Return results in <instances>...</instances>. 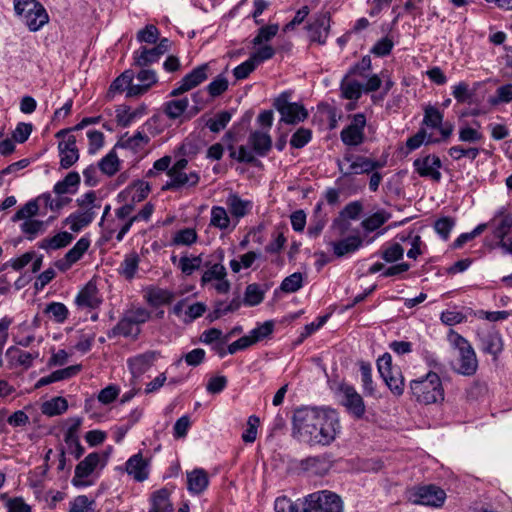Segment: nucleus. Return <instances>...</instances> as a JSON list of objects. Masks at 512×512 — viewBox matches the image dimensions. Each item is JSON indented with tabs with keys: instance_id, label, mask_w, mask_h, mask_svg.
Returning a JSON list of instances; mask_svg holds the SVG:
<instances>
[{
	"instance_id": "1",
	"label": "nucleus",
	"mask_w": 512,
	"mask_h": 512,
	"mask_svg": "<svg viewBox=\"0 0 512 512\" xmlns=\"http://www.w3.org/2000/svg\"><path fill=\"white\" fill-rule=\"evenodd\" d=\"M341 432L339 414L324 407L302 406L292 417V437L310 447L329 446Z\"/></svg>"
},
{
	"instance_id": "2",
	"label": "nucleus",
	"mask_w": 512,
	"mask_h": 512,
	"mask_svg": "<svg viewBox=\"0 0 512 512\" xmlns=\"http://www.w3.org/2000/svg\"><path fill=\"white\" fill-rule=\"evenodd\" d=\"M411 397L423 405L440 403L444 400V389L439 375L428 372L426 375L410 381Z\"/></svg>"
},
{
	"instance_id": "3",
	"label": "nucleus",
	"mask_w": 512,
	"mask_h": 512,
	"mask_svg": "<svg viewBox=\"0 0 512 512\" xmlns=\"http://www.w3.org/2000/svg\"><path fill=\"white\" fill-rule=\"evenodd\" d=\"M151 318V312L143 307L131 308L124 312L116 326L108 332V337L118 335L137 338L141 332L140 326Z\"/></svg>"
},
{
	"instance_id": "4",
	"label": "nucleus",
	"mask_w": 512,
	"mask_h": 512,
	"mask_svg": "<svg viewBox=\"0 0 512 512\" xmlns=\"http://www.w3.org/2000/svg\"><path fill=\"white\" fill-rule=\"evenodd\" d=\"M476 346L480 352L497 360L504 350V340L496 326L484 323L476 329Z\"/></svg>"
},
{
	"instance_id": "5",
	"label": "nucleus",
	"mask_w": 512,
	"mask_h": 512,
	"mask_svg": "<svg viewBox=\"0 0 512 512\" xmlns=\"http://www.w3.org/2000/svg\"><path fill=\"white\" fill-rule=\"evenodd\" d=\"M301 512H343V503L341 498L331 491H318L305 497Z\"/></svg>"
},
{
	"instance_id": "6",
	"label": "nucleus",
	"mask_w": 512,
	"mask_h": 512,
	"mask_svg": "<svg viewBox=\"0 0 512 512\" xmlns=\"http://www.w3.org/2000/svg\"><path fill=\"white\" fill-rule=\"evenodd\" d=\"M338 169L343 177L351 175L369 174L384 166V163L365 156L347 153L342 160L337 161Z\"/></svg>"
},
{
	"instance_id": "7",
	"label": "nucleus",
	"mask_w": 512,
	"mask_h": 512,
	"mask_svg": "<svg viewBox=\"0 0 512 512\" xmlns=\"http://www.w3.org/2000/svg\"><path fill=\"white\" fill-rule=\"evenodd\" d=\"M377 367L390 391L396 396H401L405 387L404 377L402 376L400 369L392 365L391 355L389 353H384L377 360Z\"/></svg>"
},
{
	"instance_id": "8",
	"label": "nucleus",
	"mask_w": 512,
	"mask_h": 512,
	"mask_svg": "<svg viewBox=\"0 0 512 512\" xmlns=\"http://www.w3.org/2000/svg\"><path fill=\"white\" fill-rule=\"evenodd\" d=\"M273 105L281 115L280 122L295 125L303 122L308 117L306 108L302 104L289 102L286 93L276 98Z\"/></svg>"
},
{
	"instance_id": "9",
	"label": "nucleus",
	"mask_w": 512,
	"mask_h": 512,
	"mask_svg": "<svg viewBox=\"0 0 512 512\" xmlns=\"http://www.w3.org/2000/svg\"><path fill=\"white\" fill-rule=\"evenodd\" d=\"M105 464L106 458H102V456L99 453L92 452L88 454L75 467V474L72 479V484L76 487L87 486L88 483L83 481V479L90 476L99 465H101V467H104Z\"/></svg>"
},
{
	"instance_id": "10",
	"label": "nucleus",
	"mask_w": 512,
	"mask_h": 512,
	"mask_svg": "<svg viewBox=\"0 0 512 512\" xmlns=\"http://www.w3.org/2000/svg\"><path fill=\"white\" fill-rule=\"evenodd\" d=\"M366 117L362 113L353 115L348 126L340 132L341 141L347 146H359L365 140Z\"/></svg>"
},
{
	"instance_id": "11",
	"label": "nucleus",
	"mask_w": 512,
	"mask_h": 512,
	"mask_svg": "<svg viewBox=\"0 0 512 512\" xmlns=\"http://www.w3.org/2000/svg\"><path fill=\"white\" fill-rule=\"evenodd\" d=\"M339 393L341 395V404L353 417L361 419L366 411L362 396L349 384H341L339 386Z\"/></svg>"
},
{
	"instance_id": "12",
	"label": "nucleus",
	"mask_w": 512,
	"mask_h": 512,
	"mask_svg": "<svg viewBox=\"0 0 512 512\" xmlns=\"http://www.w3.org/2000/svg\"><path fill=\"white\" fill-rule=\"evenodd\" d=\"M457 346L459 353L457 367L458 373L465 376L475 374L478 367V361L474 349L467 340L460 336L458 337Z\"/></svg>"
},
{
	"instance_id": "13",
	"label": "nucleus",
	"mask_w": 512,
	"mask_h": 512,
	"mask_svg": "<svg viewBox=\"0 0 512 512\" xmlns=\"http://www.w3.org/2000/svg\"><path fill=\"white\" fill-rule=\"evenodd\" d=\"M160 357V353L148 350L127 359V366L134 378H139L147 372Z\"/></svg>"
},
{
	"instance_id": "14",
	"label": "nucleus",
	"mask_w": 512,
	"mask_h": 512,
	"mask_svg": "<svg viewBox=\"0 0 512 512\" xmlns=\"http://www.w3.org/2000/svg\"><path fill=\"white\" fill-rule=\"evenodd\" d=\"M413 166L421 177L430 178L435 182L441 180L442 175L440 168L442 167V162L438 156L427 155L422 158H417L414 160Z\"/></svg>"
},
{
	"instance_id": "15",
	"label": "nucleus",
	"mask_w": 512,
	"mask_h": 512,
	"mask_svg": "<svg viewBox=\"0 0 512 512\" xmlns=\"http://www.w3.org/2000/svg\"><path fill=\"white\" fill-rule=\"evenodd\" d=\"M208 69L209 65L207 63L194 68L190 73L181 79L179 86L174 88L170 95L179 96L204 82L208 77Z\"/></svg>"
},
{
	"instance_id": "16",
	"label": "nucleus",
	"mask_w": 512,
	"mask_h": 512,
	"mask_svg": "<svg viewBox=\"0 0 512 512\" xmlns=\"http://www.w3.org/2000/svg\"><path fill=\"white\" fill-rule=\"evenodd\" d=\"M308 35L312 42L324 45L330 31L329 13H319L315 15L312 22L307 26Z\"/></svg>"
},
{
	"instance_id": "17",
	"label": "nucleus",
	"mask_w": 512,
	"mask_h": 512,
	"mask_svg": "<svg viewBox=\"0 0 512 512\" xmlns=\"http://www.w3.org/2000/svg\"><path fill=\"white\" fill-rule=\"evenodd\" d=\"M125 471L137 482L148 479L150 473V462L143 458L141 452L132 455L125 463Z\"/></svg>"
},
{
	"instance_id": "18",
	"label": "nucleus",
	"mask_w": 512,
	"mask_h": 512,
	"mask_svg": "<svg viewBox=\"0 0 512 512\" xmlns=\"http://www.w3.org/2000/svg\"><path fill=\"white\" fill-rule=\"evenodd\" d=\"M331 461L325 455L310 456L300 461L299 468L313 476H324L331 469Z\"/></svg>"
},
{
	"instance_id": "19",
	"label": "nucleus",
	"mask_w": 512,
	"mask_h": 512,
	"mask_svg": "<svg viewBox=\"0 0 512 512\" xmlns=\"http://www.w3.org/2000/svg\"><path fill=\"white\" fill-rule=\"evenodd\" d=\"M170 180L163 186V190H179L184 187H195L200 181L198 172L176 171L168 172Z\"/></svg>"
},
{
	"instance_id": "20",
	"label": "nucleus",
	"mask_w": 512,
	"mask_h": 512,
	"mask_svg": "<svg viewBox=\"0 0 512 512\" xmlns=\"http://www.w3.org/2000/svg\"><path fill=\"white\" fill-rule=\"evenodd\" d=\"M417 496L420 504L434 507H440L446 499L445 491L435 485L419 487Z\"/></svg>"
},
{
	"instance_id": "21",
	"label": "nucleus",
	"mask_w": 512,
	"mask_h": 512,
	"mask_svg": "<svg viewBox=\"0 0 512 512\" xmlns=\"http://www.w3.org/2000/svg\"><path fill=\"white\" fill-rule=\"evenodd\" d=\"M102 302L96 285L88 282L77 294L75 304L79 308H97Z\"/></svg>"
},
{
	"instance_id": "22",
	"label": "nucleus",
	"mask_w": 512,
	"mask_h": 512,
	"mask_svg": "<svg viewBox=\"0 0 512 512\" xmlns=\"http://www.w3.org/2000/svg\"><path fill=\"white\" fill-rule=\"evenodd\" d=\"M136 79L139 81V84H134V86L130 88V97L146 93L158 81L156 72L148 68H141V70L136 74Z\"/></svg>"
},
{
	"instance_id": "23",
	"label": "nucleus",
	"mask_w": 512,
	"mask_h": 512,
	"mask_svg": "<svg viewBox=\"0 0 512 512\" xmlns=\"http://www.w3.org/2000/svg\"><path fill=\"white\" fill-rule=\"evenodd\" d=\"M248 145L257 156L265 157L272 148V139L267 132L253 131L248 137Z\"/></svg>"
},
{
	"instance_id": "24",
	"label": "nucleus",
	"mask_w": 512,
	"mask_h": 512,
	"mask_svg": "<svg viewBox=\"0 0 512 512\" xmlns=\"http://www.w3.org/2000/svg\"><path fill=\"white\" fill-rule=\"evenodd\" d=\"M97 215L96 211L91 209L87 211L78 210L71 213L65 220L64 223L69 226L73 232H79L83 228L87 227L95 219Z\"/></svg>"
},
{
	"instance_id": "25",
	"label": "nucleus",
	"mask_w": 512,
	"mask_h": 512,
	"mask_svg": "<svg viewBox=\"0 0 512 512\" xmlns=\"http://www.w3.org/2000/svg\"><path fill=\"white\" fill-rule=\"evenodd\" d=\"M209 484L207 472L202 468H196L187 472V489L192 494H201Z\"/></svg>"
},
{
	"instance_id": "26",
	"label": "nucleus",
	"mask_w": 512,
	"mask_h": 512,
	"mask_svg": "<svg viewBox=\"0 0 512 512\" xmlns=\"http://www.w3.org/2000/svg\"><path fill=\"white\" fill-rule=\"evenodd\" d=\"M161 56L155 47L141 46L133 52L134 65L140 68H147L157 63Z\"/></svg>"
},
{
	"instance_id": "27",
	"label": "nucleus",
	"mask_w": 512,
	"mask_h": 512,
	"mask_svg": "<svg viewBox=\"0 0 512 512\" xmlns=\"http://www.w3.org/2000/svg\"><path fill=\"white\" fill-rule=\"evenodd\" d=\"M493 222H495L494 237L500 241L504 240L512 228V213H508L502 207L495 215Z\"/></svg>"
},
{
	"instance_id": "28",
	"label": "nucleus",
	"mask_w": 512,
	"mask_h": 512,
	"mask_svg": "<svg viewBox=\"0 0 512 512\" xmlns=\"http://www.w3.org/2000/svg\"><path fill=\"white\" fill-rule=\"evenodd\" d=\"M81 370L80 365H72L63 369L56 370L51 374L41 377L37 382L35 387L40 388L46 385H49L54 382H58L61 380L69 379L79 373Z\"/></svg>"
},
{
	"instance_id": "29",
	"label": "nucleus",
	"mask_w": 512,
	"mask_h": 512,
	"mask_svg": "<svg viewBox=\"0 0 512 512\" xmlns=\"http://www.w3.org/2000/svg\"><path fill=\"white\" fill-rule=\"evenodd\" d=\"M80 175L77 172H69L65 178L58 181L54 187L53 192L56 196L75 194L80 185Z\"/></svg>"
},
{
	"instance_id": "30",
	"label": "nucleus",
	"mask_w": 512,
	"mask_h": 512,
	"mask_svg": "<svg viewBox=\"0 0 512 512\" xmlns=\"http://www.w3.org/2000/svg\"><path fill=\"white\" fill-rule=\"evenodd\" d=\"M146 114V107L140 106L138 108L132 109L130 107L124 106L118 108L116 110V120L118 125L122 127H128L136 120L140 119Z\"/></svg>"
},
{
	"instance_id": "31",
	"label": "nucleus",
	"mask_w": 512,
	"mask_h": 512,
	"mask_svg": "<svg viewBox=\"0 0 512 512\" xmlns=\"http://www.w3.org/2000/svg\"><path fill=\"white\" fill-rule=\"evenodd\" d=\"M226 204L231 215L237 219L244 217L252 209V202L241 199L237 194H230Z\"/></svg>"
},
{
	"instance_id": "32",
	"label": "nucleus",
	"mask_w": 512,
	"mask_h": 512,
	"mask_svg": "<svg viewBox=\"0 0 512 512\" xmlns=\"http://www.w3.org/2000/svg\"><path fill=\"white\" fill-rule=\"evenodd\" d=\"M170 493L163 488L151 495V508L148 512H172L173 506L169 499Z\"/></svg>"
},
{
	"instance_id": "33",
	"label": "nucleus",
	"mask_w": 512,
	"mask_h": 512,
	"mask_svg": "<svg viewBox=\"0 0 512 512\" xmlns=\"http://www.w3.org/2000/svg\"><path fill=\"white\" fill-rule=\"evenodd\" d=\"M149 140L150 138L145 133L137 131L133 136H123L116 146L139 152L149 143Z\"/></svg>"
},
{
	"instance_id": "34",
	"label": "nucleus",
	"mask_w": 512,
	"mask_h": 512,
	"mask_svg": "<svg viewBox=\"0 0 512 512\" xmlns=\"http://www.w3.org/2000/svg\"><path fill=\"white\" fill-rule=\"evenodd\" d=\"M362 245V240L358 236H349L338 242H333V252L337 257H343L347 254L357 251Z\"/></svg>"
},
{
	"instance_id": "35",
	"label": "nucleus",
	"mask_w": 512,
	"mask_h": 512,
	"mask_svg": "<svg viewBox=\"0 0 512 512\" xmlns=\"http://www.w3.org/2000/svg\"><path fill=\"white\" fill-rule=\"evenodd\" d=\"M146 300L152 306L169 304L174 299V293L158 287H149L146 290Z\"/></svg>"
},
{
	"instance_id": "36",
	"label": "nucleus",
	"mask_w": 512,
	"mask_h": 512,
	"mask_svg": "<svg viewBox=\"0 0 512 512\" xmlns=\"http://www.w3.org/2000/svg\"><path fill=\"white\" fill-rule=\"evenodd\" d=\"M134 73L132 70H125L120 76H118L110 85L108 95L114 96L116 93L127 92L129 96V90L134 86L133 84Z\"/></svg>"
},
{
	"instance_id": "37",
	"label": "nucleus",
	"mask_w": 512,
	"mask_h": 512,
	"mask_svg": "<svg viewBox=\"0 0 512 512\" xmlns=\"http://www.w3.org/2000/svg\"><path fill=\"white\" fill-rule=\"evenodd\" d=\"M43 313L57 324L64 323L69 316L68 308L61 302H51L47 304Z\"/></svg>"
},
{
	"instance_id": "38",
	"label": "nucleus",
	"mask_w": 512,
	"mask_h": 512,
	"mask_svg": "<svg viewBox=\"0 0 512 512\" xmlns=\"http://www.w3.org/2000/svg\"><path fill=\"white\" fill-rule=\"evenodd\" d=\"M198 240L197 231L194 228H183L173 234L171 245L173 246H192Z\"/></svg>"
},
{
	"instance_id": "39",
	"label": "nucleus",
	"mask_w": 512,
	"mask_h": 512,
	"mask_svg": "<svg viewBox=\"0 0 512 512\" xmlns=\"http://www.w3.org/2000/svg\"><path fill=\"white\" fill-rule=\"evenodd\" d=\"M139 262L140 258L137 253L132 252L126 255L119 267L120 274L127 280L134 279L138 270Z\"/></svg>"
},
{
	"instance_id": "40",
	"label": "nucleus",
	"mask_w": 512,
	"mask_h": 512,
	"mask_svg": "<svg viewBox=\"0 0 512 512\" xmlns=\"http://www.w3.org/2000/svg\"><path fill=\"white\" fill-rule=\"evenodd\" d=\"M391 218V214L385 210H379L364 219L361 223L367 232H373L384 225Z\"/></svg>"
},
{
	"instance_id": "41",
	"label": "nucleus",
	"mask_w": 512,
	"mask_h": 512,
	"mask_svg": "<svg viewBox=\"0 0 512 512\" xmlns=\"http://www.w3.org/2000/svg\"><path fill=\"white\" fill-rule=\"evenodd\" d=\"M349 77V75H346L341 82L342 95L345 99L357 100L361 97L363 85L356 80L350 79Z\"/></svg>"
},
{
	"instance_id": "42",
	"label": "nucleus",
	"mask_w": 512,
	"mask_h": 512,
	"mask_svg": "<svg viewBox=\"0 0 512 512\" xmlns=\"http://www.w3.org/2000/svg\"><path fill=\"white\" fill-rule=\"evenodd\" d=\"M90 247V239L88 237H81L76 244L66 253L65 261L68 266L76 263L82 258L84 253Z\"/></svg>"
},
{
	"instance_id": "43",
	"label": "nucleus",
	"mask_w": 512,
	"mask_h": 512,
	"mask_svg": "<svg viewBox=\"0 0 512 512\" xmlns=\"http://www.w3.org/2000/svg\"><path fill=\"white\" fill-rule=\"evenodd\" d=\"M67 409L68 402L63 397H54L41 406L42 413L50 417L63 414Z\"/></svg>"
},
{
	"instance_id": "44",
	"label": "nucleus",
	"mask_w": 512,
	"mask_h": 512,
	"mask_svg": "<svg viewBox=\"0 0 512 512\" xmlns=\"http://www.w3.org/2000/svg\"><path fill=\"white\" fill-rule=\"evenodd\" d=\"M73 240V235L69 232H59L51 238H46L42 241L40 247L43 249H60L66 247Z\"/></svg>"
},
{
	"instance_id": "45",
	"label": "nucleus",
	"mask_w": 512,
	"mask_h": 512,
	"mask_svg": "<svg viewBox=\"0 0 512 512\" xmlns=\"http://www.w3.org/2000/svg\"><path fill=\"white\" fill-rule=\"evenodd\" d=\"M202 263H203L202 254H199L197 256H190V257L182 256L178 260L177 266L184 275L190 276L196 270L200 269Z\"/></svg>"
},
{
	"instance_id": "46",
	"label": "nucleus",
	"mask_w": 512,
	"mask_h": 512,
	"mask_svg": "<svg viewBox=\"0 0 512 512\" xmlns=\"http://www.w3.org/2000/svg\"><path fill=\"white\" fill-rule=\"evenodd\" d=\"M210 225L220 230H226L230 226V217L224 207L213 206L211 209Z\"/></svg>"
},
{
	"instance_id": "47",
	"label": "nucleus",
	"mask_w": 512,
	"mask_h": 512,
	"mask_svg": "<svg viewBox=\"0 0 512 512\" xmlns=\"http://www.w3.org/2000/svg\"><path fill=\"white\" fill-rule=\"evenodd\" d=\"M48 20L49 17L45 9L35 10L23 19L30 31H38L48 22Z\"/></svg>"
},
{
	"instance_id": "48",
	"label": "nucleus",
	"mask_w": 512,
	"mask_h": 512,
	"mask_svg": "<svg viewBox=\"0 0 512 512\" xmlns=\"http://www.w3.org/2000/svg\"><path fill=\"white\" fill-rule=\"evenodd\" d=\"M39 211V204L37 200L31 199L26 204H24L15 215L12 217L13 222H17L20 220H33L32 217L36 216Z\"/></svg>"
},
{
	"instance_id": "49",
	"label": "nucleus",
	"mask_w": 512,
	"mask_h": 512,
	"mask_svg": "<svg viewBox=\"0 0 512 512\" xmlns=\"http://www.w3.org/2000/svg\"><path fill=\"white\" fill-rule=\"evenodd\" d=\"M443 122V113L440 112V110L434 106L428 105L424 109V118H423V124L433 128L437 129L440 128Z\"/></svg>"
},
{
	"instance_id": "50",
	"label": "nucleus",
	"mask_w": 512,
	"mask_h": 512,
	"mask_svg": "<svg viewBox=\"0 0 512 512\" xmlns=\"http://www.w3.org/2000/svg\"><path fill=\"white\" fill-rule=\"evenodd\" d=\"M188 105H189V101L187 98L171 100L165 104L164 111H165V114L169 118L176 119V118L180 117L185 112Z\"/></svg>"
},
{
	"instance_id": "51",
	"label": "nucleus",
	"mask_w": 512,
	"mask_h": 512,
	"mask_svg": "<svg viewBox=\"0 0 512 512\" xmlns=\"http://www.w3.org/2000/svg\"><path fill=\"white\" fill-rule=\"evenodd\" d=\"M360 372H361V382L363 391L366 395L374 396L376 389L374 382L372 380V368L370 364L367 363H361L360 365Z\"/></svg>"
},
{
	"instance_id": "52",
	"label": "nucleus",
	"mask_w": 512,
	"mask_h": 512,
	"mask_svg": "<svg viewBox=\"0 0 512 512\" xmlns=\"http://www.w3.org/2000/svg\"><path fill=\"white\" fill-rule=\"evenodd\" d=\"M232 114L229 111H221L213 118L209 119L206 123L207 127L213 133H218L223 130L230 122Z\"/></svg>"
},
{
	"instance_id": "53",
	"label": "nucleus",
	"mask_w": 512,
	"mask_h": 512,
	"mask_svg": "<svg viewBox=\"0 0 512 512\" xmlns=\"http://www.w3.org/2000/svg\"><path fill=\"white\" fill-rule=\"evenodd\" d=\"M99 169L108 176L114 175L119 170V160L114 151H110L100 160Z\"/></svg>"
},
{
	"instance_id": "54",
	"label": "nucleus",
	"mask_w": 512,
	"mask_h": 512,
	"mask_svg": "<svg viewBox=\"0 0 512 512\" xmlns=\"http://www.w3.org/2000/svg\"><path fill=\"white\" fill-rule=\"evenodd\" d=\"M264 299V291L258 284H249L246 287L244 295V303L247 306H256L260 304Z\"/></svg>"
},
{
	"instance_id": "55",
	"label": "nucleus",
	"mask_w": 512,
	"mask_h": 512,
	"mask_svg": "<svg viewBox=\"0 0 512 512\" xmlns=\"http://www.w3.org/2000/svg\"><path fill=\"white\" fill-rule=\"evenodd\" d=\"M150 190L148 182L138 180L129 187V194L133 202H141L148 196Z\"/></svg>"
},
{
	"instance_id": "56",
	"label": "nucleus",
	"mask_w": 512,
	"mask_h": 512,
	"mask_svg": "<svg viewBox=\"0 0 512 512\" xmlns=\"http://www.w3.org/2000/svg\"><path fill=\"white\" fill-rule=\"evenodd\" d=\"M6 355L11 358H16L17 363L30 367L32 365L33 360L38 356V354H32L30 352L22 351L15 346H11L7 349Z\"/></svg>"
},
{
	"instance_id": "57",
	"label": "nucleus",
	"mask_w": 512,
	"mask_h": 512,
	"mask_svg": "<svg viewBox=\"0 0 512 512\" xmlns=\"http://www.w3.org/2000/svg\"><path fill=\"white\" fill-rule=\"evenodd\" d=\"M480 153V149L476 147L464 148L463 146H452L448 150V154L454 160H460L462 157H467L470 160H475Z\"/></svg>"
},
{
	"instance_id": "58",
	"label": "nucleus",
	"mask_w": 512,
	"mask_h": 512,
	"mask_svg": "<svg viewBox=\"0 0 512 512\" xmlns=\"http://www.w3.org/2000/svg\"><path fill=\"white\" fill-rule=\"evenodd\" d=\"M15 11L16 13L22 17V19L29 16L30 13L34 12L38 9H45L39 2L36 0H15Z\"/></svg>"
},
{
	"instance_id": "59",
	"label": "nucleus",
	"mask_w": 512,
	"mask_h": 512,
	"mask_svg": "<svg viewBox=\"0 0 512 512\" xmlns=\"http://www.w3.org/2000/svg\"><path fill=\"white\" fill-rule=\"evenodd\" d=\"M226 276V268L221 263H215L203 273L201 283L202 285H205L212 280H222V278H225Z\"/></svg>"
},
{
	"instance_id": "60",
	"label": "nucleus",
	"mask_w": 512,
	"mask_h": 512,
	"mask_svg": "<svg viewBox=\"0 0 512 512\" xmlns=\"http://www.w3.org/2000/svg\"><path fill=\"white\" fill-rule=\"evenodd\" d=\"M55 137L60 139L58 151L78 150L76 146V138L70 134V129L59 130Z\"/></svg>"
},
{
	"instance_id": "61",
	"label": "nucleus",
	"mask_w": 512,
	"mask_h": 512,
	"mask_svg": "<svg viewBox=\"0 0 512 512\" xmlns=\"http://www.w3.org/2000/svg\"><path fill=\"white\" fill-rule=\"evenodd\" d=\"M303 285V275L300 272H295L286 278L281 283L280 289L285 293H294L298 291Z\"/></svg>"
},
{
	"instance_id": "62",
	"label": "nucleus",
	"mask_w": 512,
	"mask_h": 512,
	"mask_svg": "<svg viewBox=\"0 0 512 512\" xmlns=\"http://www.w3.org/2000/svg\"><path fill=\"white\" fill-rule=\"evenodd\" d=\"M1 499H6L7 512H31V506L22 497L7 498V494H0Z\"/></svg>"
},
{
	"instance_id": "63",
	"label": "nucleus",
	"mask_w": 512,
	"mask_h": 512,
	"mask_svg": "<svg viewBox=\"0 0 512 512\" xmlns=\"http://www.w3.org/2000/svg\"><path fill=\"white\" fill-rule=\"evenodd\" d=\"M159 30L155 25H146L137 33V41L141 43L156 44L159 39Z\"/></svg>"
},
{
	"instance_id": "64",
	"label": "nucleus",
	"mask_w": 512,
	"mask_h": 512,
	"mask_svg": "<svg viewBox=\"0 0 512 512\" xmlns=\"http://www.w3.org/2000/svg\"><path fill=\"white\" fill-rule=\"evenodd\" d=\"M93 503L86 495H79L70 502L69 512H91Z\"/></svg>"
}]
</instances>
